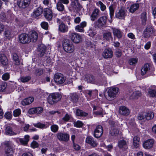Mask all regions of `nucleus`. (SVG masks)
<instances>
[{
  "instance_id": "79ce46f5",
  "label": "nucleus",
  "mask_w": 156,
  "mask_h": 156,
  "mask_svg": "<svg viewBox=\"0 0 156 156\" xmlns=\"http://www.w3.org/2000/svg\"><path fill=\"white\" fill-rule=\"evenodd\" d=\"M56 8L57 10L60 12H62L65 9L64 5L59 1L57 4Z\"/></svg>"
},
{
  "instance_id": "052dcab7",
  "label": "nucleus",
  "mask_w": 156,
  "mask_h": 156,
  "mask_svg": "<svg viewBox=\"0 0 156 156\" xmlns=\"http://www.w3.org/2000/svg\"><path fill=\"white\" fill-rule=\"evenodd\" d=\"M98 3L100 5V8L101 11H103L105 10L106 6L101 1H99Z\"/></svg>"
},
{
  "instance_id": "a211bd4d",
  "label": "nucleus",
  "mask_w": 156,
  "mask_h": 156,
  "mask_svg": "<svg viewBox=\"0 0 156 156\" xmlns=\"http://www.w3.org/2000/svg\"><path fill=\"white\" fill-rule=\"evenodd\" d=\"M128 141H126L124 140L119 141L118 146L119 148L123 150H126L128 148Z\"/></svg>"
},
{
  "instance_id": "393cba45",
  "label": "nucleus",
  "mask_w": 156,
  "mask_h": 156,
  "mask_svg": "<svg viewBox=\"0 0 156 156\" xmlns=\"http://www.w3.org/2000/svg\"><path fill=\"white\" fill-rule=\"evenodd\" d=\"M112 32L115 37H116L120 39L122 37V32L119 29L115 28H112Z\"/></svg>"
},
{
  "instance_id": "f3484780",
  "label": "nucleus",
  "mask_w": 156,
  "mask_h": 156,
  "mask_svg": "<svg viewBox=\"0 0 156 156\" xmlns=\"http://www.w3.org/2000/svg\"><path fill=\"white\" fill-rule=\"evenodd\" d=\"M30 1V0H18L17 4L20 8H25L29 5Z\"/></svg>"
},
{
  "instance_id": "49530a36",
  "label": "nucleus",
  "mask_w": 156,
  "mask_h": 156,
  "mask_svg": "<svg viewBox=\"0 0 156 156\" xmlns=\"http://www.w3.org/2000/svg\"><path fill=\"white\" fill-rule=\"evenodd\" d=\"M147 13L145 12H143L141 14V19L142 21V24L144 25L146 24V22L147 21Z\"/></svg>"
},
{
  "instance_id": "4468645a",
  "label": "nucleus",
  "mask_w": 156,
  "mask_h": 156,
  "mask_svg": "<svg viewBox=\"0 0 156 156\" xmlns=\"http://www.w3.org/2000/svg\"><path fill=\"white\" fill-rule=\"evenodd\" d=\"M71 6L74 10L77 12L80 11L82 8V5L78 0H74L72 2Z\"/></svg>"
},
{
  "instance_id": "0e129e2a",
  "label": "nucleus",
  "mask_w": 156,
  "mask_h": 156,
  "mask_svg": "<svg viewBox=\"0 0 156 156\" xmlns=\"http://www.w3.org/2000/svg\"><path fill=\"white\" fill-rule=\"evenodd\" d=\"M9 78V74L8 73H6L4 74L2 76V79L5 80H7Z\"/></svg>"
},
{
  "instance_id": "e2e57ef3",
  "label": "nucleus",
  "mask_w": 156,
  "mask_h": 156,
  "mask_svg": "<svg viewBox=\"0 0 156 156\" xmlns=\"http://www.w3.org/2000/svg\"><path fill=\"white\" fill-rule=\"evenodd\" d=\"M21 113V110L19 109H17L14 111L13 115L15 117L18 116L20 115Z\"/></svg>"
},
{
  "instance_id": "3c124183",
  "label": "nucleus",
  "mask_w": 156,
  "mask_h": 156,
  "mask_svg": "<svg viewBox=\"0 0 156 156\" xmlns=\"http://www.w3.org/2000/svg\"><path fill=\"white\" fill-rule=\"evenodd\" d=\"M51 129L52 132L55 133L58 130V126L57 125H53L51 126Z\"/></svg>"
},
{
  "instance_id": "c756f323",
  "label": "nucleus",
  "mask_w": 156,
  "mask_h": 156,
  "mask_svg": "<svg viewBox=\"0 0 156 156\" xmlns=\"http://www.w3.org/2000/svg\"><path fill=\"white\" fill-rule=\"evenodd\" d=\"M70 101L74 103L78 102L79 99V97L76 93H74L70 94Z\"/></svg>"
},
{
  "instance_id": "774afa93",
  "label": "nucleus",
  "mask_w": 156,
  "mask_h": 156,
  "mask_svg": "<svg viewBox=\"0 0 156 156\" xmlns=\"http://www.w3.org/2000/svg\"><path fill=\"white\" fill-rule=\"evenodd\" d=\"M70 116L68 114H66L65 116L62 118L63 120L65 121H68L70 118Z\"/></svg>"
},
{
  "instance_id": "4be33fe9",
  "label": "nucleus",
  "mask_w": 156,
  "mask_h": 156,
  "mask_svg": "<svg viewBox=\"0 0 156 156\" xmlns=\"http://www.w3.org/2000/svg\"><path fill=\"white\" fill-rule=\"evenodd\" d=\"M126 15V11L125 9L121 8L118 12L115 13V16L119 19H123Z\"/></svg>"
},
{
  "instance_id": "8fccbe9b",
  "label": "nucleus",
  "mask_w": 156,
  "mask_h": 156,
  "mask_svg": "<svg viewBox=\"0 0 156 156\" xmlns=\"http://www.w3.org/2000/svg\"><path fill=\"white\" fill-rule=\"evenodd\" d=\"M43 73V70L41 68H38L35 70L34 74L37 76H40Z\"/></svg>"
},
{
  "instance_id": "864d4df0",
  "label": "nucleus",
  "mask_w": 156,
  "mask_h": 156,
  "mask_svg": "<svg viewBox=\"0 0 156 156\" xmlns=\"http://www.w3.org/2000/svg\"><path fill=\"white\" fill-rule=\"evenodd\" d=\"M41 27L45 30H47L48 27V24L47 22L43 21L41 23Z\"/></svg>"
},
{
  "instance_id": "603ef678",
  "label": "nucleus",
  "mask_w": 156,
  "mask_h": 156,
  "mask_svg": "<svg viewBox=\"0 0 156 156\" xmlns=\"http://www.w3.org/2000/svg\"><path fill=\"white\" fill-rule=\"evenodd\" d=\"M110 11V15L111 18L112 19L114 16V10L113 9V6L111 5L109 7Z\"/></svg>"
},
{
  "instance_id": "c85d7f7f",
  "label": "nucleus",
  "mask_w": 156,
  "mask_h": 156,
  "mask_svg": "<svg viewBox=\"0 0 156 156\" xmlns=\"http://www.w3.org/2000/svg\"><path fill=\"white\" fill-rule=\"evenodd\" d=\"M30 39V42H36L38 38L37 33L35 31H33L32 32L30 35H29Z\"/></svg>"
},
{
  "instance_id": "37998d69",
  "label": "nucleus",
  "mask_w": 156,
  "mask_h": 156,
  "mask_svg": "<svg viewBox=\"0 0 156 156\" xmlns=\"http://www.w3.org/2000/svg\"><path fill=\"white\" fill-rule=\"evenodd\" d=\"M141 95V92L139 91H137L133 92L132 94L131 97H132V98L137 99Z\"/></svg>"
},
{
  "instance_id": "f03ea898",
  "label": "nucleus",
  "mask_w": 156,
  "mask_h": 156,
  "mask_svg": "<svg viewBox=\"0 0 156 156\" xmlns=\"http://www.w3.org/2000/svg\"><path fill=\"white\" fill-rule=\"evenodd\" d=\"M62 46L64 51L68 53H73L75 50V47L73 43L67 39L63 40Z\"/></svg>"
},
{
  "instance_id": "de8ad7c7",
  "label": "nucleus",
  "mask_w": 156,
  "mask_h": 156,
  "mask_svg": "<svg viewBox=\"0 0 156 156\" xmlns=\"http://www.w3.org/2000/svg\"><path fill=\"white\" fill-rule=\"evenodd\" d=\"M13 59L15 61V64L17 65L20 64V62L18 56L16 54H14L13 55Z\"/></svg>"
},
{
  "instance_id": "6e6d98bb",
  "label": "nucleus",
  "mask_w": 156,
  "mask_h": 156,
  "mask_svg": "<svg viewBox=\"0 0 156 156\" xmlns=\"http://www.w3.org/2000/svg\"><path fill=\"white\" fill-rule=\"evenodd\" d=\"M31 79L29 76L22 77L20 78V80L23 83L26 82L28 81Z\"/></svg>"
},
{
  "instance_id": "cd10ccee",
  "label": "nucleus",
  "mask_w": 156,
  "mask_h": 156,
  "mask_svg": "<svg viewBox=\"0 0 156 156\" xmlns=\"http://www.w3.org/2000/svg\"><path fill=\"white\" fill-rule=\"evenodd\" d=\"M34 99L33 98L29 97L24 99L21 101V104L23 106L28 105L31 104L34 101Z\"/></svg>"
},
{
  "instance_id": "0eeeda50",
  "label": "nucleus",
  "mask_w": 156,
  "mask_h": 156,
  "mask_svg": "<svg viewBox=\"0 0 156 156\" xmlns=\"http://www.w3.org/2000/svg\"><path fill=\"white\" fill-rule=\"evenodd\" d=\"M66 80V78L60 73H56L54 75V81L57 84H60L63 83Z\"/></svg>"
},
{
  "instance_id": "ddd939ff",
  "label": "nucleus",
  "mask_w": 156,
  "mask_h": 156,
  "mask_svg": "<svg viewBox=\"0 0 156 156\" xmlns=\"http://www.w3.org/2000/svg\"><path fill=\"white\" fill-rule=\"evenodd\" d=\"M71 40L75 43H77L81 40V36L76 33H72L69 35Z\"/></svg>"
},
{
  "instance_id": "09e8293b",
  "label": "nucleus",
  "mask_w": 156,
  "mask_h": 156,
  "mask_svg": "<svg viewBox=\"0 0 156 156\" xmlns=\"http://www.w3.org/2000/svg\"><path fill=\"white\" fill-rule=\"evenodd\" d=\"M4 34L5 37L7 39H9L12 35L9 29H6L4 32Z\"/></svg>"
},
{
  "instance_id": "4c0bfd02",
  "label": "nucleus",
  "mask_w": 156,
  "mask_h": 156,
  "mask_svg": "<svg viewBox=\"0 0 156 156\" xmlns=\"http://www.w3.org/2000/svg\"><path fill=\"white\" fill-rule=\"evenodd\" d=\"M139 7V5L138 3H135L132 5L129 9V11L131 13H133L138 9Z\"/></svg>"
},
{
  "instance_id": "a878e982",
  "label": "nucleus",
  "mask_w": 156,
  "mask_h": 156,
  "mask_svg": "<svg viewBox=\"0 0 156 156\" xmlns=\"http://www.w3.org/2000/svg\"><path fill=\"white\" fill-rule=\"evenodd\" d=\"M0 63L3 66H7L8 64V60L4 54H0Z\"/></svg>"
},
{
  "instance_id": "5701e85b",
  "label": "nucleus",
  "mask_w": 156,
  "mask_h": 156,
  "mask_svg": "<svg viewBox=\"0 0 156 156\" xmlns=\"http://www.w3.org/2000/svg\"><path fill=\"white\" fill-rule=\"evenodd\" d=\"M154 143V140L152 139H148L143 143V146L145 149H149L152 147Z\"/></svg>"
},
{
  "instance_id": "a18cd8bd",
  "label": "nucleus",
  "mask_w": 156,
  "mask_h": 156,
  "mask_svg": "<svg viewBox=\"0 0 156 156\" xmlns=\"http://www.w3.org/2000/svg\"><path fill=\"white\" fill-rule=\"evenodd\" d=\"M148 94L151 97H155L156 96V90L149 88Z\"/></svg>"
},
{
  "instance_id": "2f4dec72",
  "label": "nucleus",
  "mask_w": 156,
  "mask_h": 156,
  "mask_svg": "<svg viewBox=\"0 0 156 156\" xmlns=\"http://www.w3.org/2000/svg\"><path fill=\"white\" fill-rule=\"evenodd\" d=\"M150 70V65L148 63H147L144 65L141 69V74L144 75Z\"/></svg>"
},
{
  "instance_id": "f8f14e48",
  "label": "nucleus",
  "mask_w": 156,
  "mask_h": 156,
  "mask_svg": "<svg viewBox=\"0 0 156 156\" xmlns=\"http://www.w3.org/2000/svg\"><path fill=\"white\" fill-rule=\"evenodd\" d=\"M119 112L122 115L127 116L129 115L130 111L127 107L124 106H121L119 107Z\"/></svg>"
},
{
  "instance_id": "c03bdc74",
  "label": "nucleus",
  "mask_w": 156,
  "mask_h": 156,
  "mask_svg": "<svg viewBox=\"0 0 156 156\" xmlns=\"http://www.w3.org/2000/svg\"><path fill=\"white\" fill-rule=\"evenodd\" d=\"M119 133V130L116 127H113L111 130L110 134L112 136H116Z\"/></svg>"
},
{
  "instance_id": "ea45409f",
  "label": "nucleus",
  "mask_w": 156,
  "mask_h": 156,
  "mask_svg": "<svg viewBox=\"0 0 156 156\" xmlns=\"http://www.w3.org/2000/svg\"><path fill=\"white\" fill-rule=\"evenodd\" d=\"M87 34L92 37H94L96 34V31L94 28L90 27L89 28L87 31Z\"/></svg>"
},
{
  "instance_id": "20e7f679",
  "label": "nucleus",
  "mask_w": 156,
  "mask_h": 156,
  "mask_svg": "<svg viewBox=\"0 0 156 156\" xmlns=\"http://www.w3.org/2000/svg\"><path fill=\"white\" fill-rule=\"evenodd\" d=\"M107 19L108 18L106 16L100 17L94 23L95 28H101L105 26L107 23Z\"/></svg>"
},
{
  "instance_id": "bb28decb",
  "label": "nucleus",
  "mask_w": 156,
  "mask_h": 156,
  "mask_svg": "<svg viewBox=\"0 0 156 156\" xmlns=\"http://www.w3.org/2000/svg\"><path fill=\"white\" fill-rule=\"evenodd\" d=\"M58 30L61 32L64 33L66 32L68 30V28L63 22L59 25Z\"/></svg>"
},
{
  "instance_id": "5fc2aeb1",
  "label": "nucleus",
  "mask_w": 156,
  "mask_h": 156,
  "mask_svg": "<svg viewBox=\"0 0 156 156\" xmlns=\"http://www.w3.org/2000/svg\"><path fill=\"white\" fill-rule=\"evenodd\" d=\"M137 58H132L129 60V62L130 65H135L137 63Z\"/></svg>"
},
{
  "instance_id": "4d7b16f0",
  "label": "nucleus",
  "mask_w": 156,
  "mask_h": 156,
  "mask_svg": "<svg viewBox=\"0 0 156 156\" xmlns=\"http://www.w3.org/2000/svg\"><path fill=\"white\" fill-rule=\"evenodd\" d=\"M33 125L36 127L40 128H43L45 127V125L44 124L41 123L40 122H38L37 123H34Z\"/></svg>"
},
{
  "instance_id": "13d9d810",
  "label": "nucleus",
  "mask_w": 156,
  "mask_h": 156,
  "mask_svg": "<svg viewBox=\"0 0 156 156\" xmlns=\"http://www.w3.org/2000/svg\"><path fill=\"white\" fill-rule=\"evenodd\" d=\"M94 91H96L97 92V90H85V92L86 94H87L89 97H90L92 96V94H93Z\"/></svg>"
},
{
  "instance_id": "dca6fc26",
  "label": "nucleus",
  "mask_w": 156,
  "mask_h": 156,
  "mask_svg": "<svg viewBox=\"0 0 156 156\" xmlns=\"http://www.w3.org/2000/svg\"><path fill=\"white\" fill-rule=\"evenodd\" d=\"M46 47L44 44H42L38 46L37 48L38 55L39 57H42L46 54Z\"/></svg>"
},
{
  "instance_id": "1a4fd4ad",
  "label": "nucleus",
  "mask_w": 156,
  "mask_h": 156,
  "mask_svg": "<svg viewBox=\"0 0 156 156\" xmlns=\"http://www.w3.org/2000/svg\"><path fill=\"white\" fill-rule=\"evenodd\" d=\"M19 40L20 43L23 44L28 43L30 42L29 35L26 34H22L19 36Z\"/></svg>"
},
{
  "instance_id": "b1692460",
  "label": "nucleus",
  "mask_w": 156,
  "mask_h": 156,
  "mask_svg": "<svg viewBox=\"0 0 156 156\" xmlns=\"http://www.w3.org/2000/svg\"><path fill=\"white\" fill-rule=\"evenodd\" d=\"M86 142L87 143L90 144L91 146L95 147L97 146L98 143L94 138L91 136H87L86 139Z\"/></svg>"
},
{
  "instance_id": "69168bd1",
  "label": "nucleus",
  "mask_w": 156,
  "mask_h": 156,
  "mask_svg": "<svg viewBox=\"0 0 156 156\" xmlns=\"http://www.w3.org/2000/svg\"><path fill=\"white\" fill-rule=\"evenodd\" d=\"M36 114H40L43 111V108L41 107L35 108Z\"/></svg>"
},
{
  "instance_id": "58836bf2",
  "label": "nucleus",
  "mask_w": 156,
  "mask_h": 156,
  "mask_svg": "<svg viewBox=\"0 0 156 156\" xmlns=\"http://www.w3.org/2000/svg\"><path fill=\"white\" fill-rule=\"evenodd\" d=\"M140 141L139 137L136 136L134 137L133 138V143L134 147L135 148L138 147H139V143Z\"/></svg>"
},
{
  "instance_id": "aec40b11",
  "label": "nucleus",
  "mask_w": 156,
  "mask_h": 156,
  "mask_svg": "<svg viewBox=\"0 0 156 156\" xmlns=\"http://www.w3.org/2000/svg\"><path fill=\"white\" fill-rule=\"evenodd\" d=\"M44 16L45 18L48 21L51 20L53 17L52 12L49 9H46L44 11Z\"/></svg>"
},
{
  "instance_id": "6ab92c4d",
  "label": "nucleus",
  "mask_w": 156,
  "mask_h": 156,
  "mask_svg": "<svg viewBox=\"0 0 156 156\" xmlns=\"http://www.w3.org/2000/svg\"><path fill=\"white\" fill-rule=\"evenodd\" d=\"M100 10L98 9H95L92 12L91 14L90 15L91 20L94 21L100 16Z\"/></svg>"
},
{
  "instance_id": "9b49d317",
  "label": "nucleus",
  "mask_w": 156,
  "mask_h": 156,
  "mask_svg": "<svg viewBox=\"0 0 156 156\" xmlns=\"http://www.w3.org/2000/svg\"><path fill=\"white\" fill-rule=\"evenodd\" d=\"M154 30L152 26L151 25L148 26L143 32L144 37L146 38L150 37L151 34L153 33Z\"/></svg>"
},
{
  "instance_id": "f257e3e1",
  "label": "nucleus",
  "mask_w": 156,
  "mask_h": 156,
  "mask_svg": "<svg viewBox=\"0 0 156 156\" xmlns=\"http://www.w3.org/2000/svg\"><path fill=\"white\" fill-rule=\"evenodd\" d=\"M119 90V89L117 87H112L109 88L107 92V95H105L106 98L109 101L114 99L116 97Z\"/></svg>"
},
{
  "instance_id": "a19ab883",
  "label": "nucleus",
  "mask_w": 156,
  "mask_h": 156,
  "mask_svg": "<svg viewBox=\"0 0 156 156\" xmlns=\"http://www.w3.org/2000/svg\"><path fill=\"white\" fill-rule=\"evenodd\" d=\"M6 133L8 135H13L16 134V133L14 132L12 130L11 127L8 126L6 129Z\"/></svg>"
},
{
  "instance_id": "c9c22d12",
  "label": "nucleus",
  "mask_w": 156,
  "mask_h": 156,
  "mask_svg": "<svg viewBox=\"0 0 156 156\" xmlns=\"http://www.w3.org/2000/svg\"><path fill=\"white\" fill-rule=\"evenodd\" d=\"M76 115L79 116L86 117L88 115L87 113L78 108L76 110Z\"/></svg>"
},
{
  "instance_id": "338daca9",
  "label": "nucleus",
  "mask_w": 156,
  "mask_h": 156,
  "mask_svg": "<svg viewBox=\"0 0 156 156\" xmlns=\"http://www.w3.org/2000/svg\"><path fill=\"white\" fill-rule=\"evenodd\" d=\"M42 60L46 61L48 63H50L51 62V59L49 56H46L45 58H43Z\"/></svg>"
},
{
  "instance_id": "7ed1b4c3",
  "label": "nucleus",
  "mask_w": 156,
  "mask_h": 156,
  "mask_svg": "<svg viewBox=\"0 0 156 156\" xmlns=\"http://www.w3.org/2000/svg\"><path fill=\"white\" fill-rule=\"evenodd\" d=\"M154 117V113L151 112H143L138 114L137 118L139 120L142 122H145L147 120L152 119Z\"/></svg>"
},
{
  "instance_id": "7c9ffc66",
  "label": "nucleus",
  "mask_w": 156,
  "mask_h": 156,
  "mask_svg": "<svg viewBox=\"0 0 156 156\" xmlns=\"http://www.w3.org/2000/svg\"><path fill=\"white\" fill-rule=\"evenodd\" d=\"M103 38L104 40L109 41L112 39V33L109 31H106L103 34Z\"/></svg>"
},
{
  "instance_id": "bf43d9fd",
  "label": "nucleus",
  "mask_w": 156,
  "mask_h": 156,
  "mask_svg": "<svg viewBox=\"0 0 156 156\" xmlns=\"http://www.w3.org/2000/svg\"><path fill=\"white\" fill-rule=\"evenodd\" d=\"M0 17L4 21H5L7 19V16L5 12L3 11H2L0 14Z\"/></svg>"
},
{
  "instance_id": "2eb2a0df",
  "label": "nucleus",
  "mask_w": 156,
  "mask_h": 156,
  "mask_svg": "<svg viewBox=\"0 0 156 156\" xmlns=\"http://www.w3.org/2000/svg\"><path fill=\"white\" fill-rule=\"evenodd\" d=\"M103 57L105 58H112L113 55V52L111 49H105L102 54Z\"/></svg>"
},
{
  "instance_id": "f704fd0d",
  "label": "nucleus",
  "mask_w": 156,
  "mask_h": 156,
  "mask_svg": "<svg viewBox=\"0 0 156 156\" xmlns=\"http://www.w3.org/2000/svg\"><path fill=\"white\" fill-rule=\"evenodd\" d=\"M85 80L87 83H95V79L94 77L91 75H88L85 76Z\"/></svg>"
},
{
  "instance_id": "e433bc0d",
  "label": "nucleus",
  "mask_w": 156,
  "mask_h": 156,
  "mask_svg": "<svg viewBox=\"0 0 156 156\" xmlns=\"http://www.w3.org/2000/svg\"><path fill=\"white\" fill-rule=\"evenodd\" d=\"M29 137L30 136L28 135H26L25 136L24 138H20L19 140L22 144L26 145L27 144L29 140Z\"/></svg>"
},
{
  "instance_id": "39448f33",
  "label": "nucleus",
  "mask_w": 156,
  "mask_h": 156,
  "mask_svg": "<svg viewBox=\"0 0 156 156\" xmlns=\"http://www.w3.org/2000/svg\"><path fill=\"white\" fill-rule=\"evenodd\" d=\"M61 97V95L58 93H53L49 95L47 100L50 104L52 105L60 101Z\"/></svg>"
},
{
  "instance_id": "72a5a7b5",
  "label": "nucleus",
  "mask_w": 156,
  "mask_h": 156,
  "mask_svg": "<svg viewBox=\"0 0 156 156\" xmlns=\"http://www.w3.org/2000/svg\"><path fill=\"white\" fill-rule=\"evenodd\" d=\"M93 110L94 111L93 113L97 115H102L103 113L102 109L98 106H93Z\"/></svg>"
},
{
  "instance_id": "423d86ee",
  "label": "nucleus",
  "mask_w": 156,
  "mask_h": 156,
  "mask_svg": "<svg viewBox=\"0 0 156 156\" xmlns=\"http://www.w3.org/2000/svg\"><path fill=\"white\" fill-rule=\"evenodd\" d=\"M3 144L5 146V151L6 155H13V149L11 146V142L6 141L3 143Z\"/></svg>"
},
{
  "instance_id": "9d476101",
  "label": "nucleus",
  "mask_w": 156,
  "mask_h": 156,
  "mask_svg": "<svg viewBox=\"0 0 156 156\" xmlns=\"http://www.w3.org/2000/svg\"><path fill=\"white\" fill-rule=\"evenodd\" d=\"M103 132L102 126L101 125L97 126L94 131V136L96 138H99L102 135Z\"/></svg>"
},
{
  "instance_id": "412c9836",
  "label": "nucleus",
  "mask_w": 156,
  "mask_h": 156,
  "mask_svg": "<svg viewBox=\"0 0 156 156\" xmlns=\"http://www.w3.org/2000/svg\"><path fill=\"white\" fill-rule=\"evenodd\" d=\"M87 26V23L85 21H83L80 24L78 25L75 27V29L76 31L80 32H84V27Z\"/></svg>"
},
{
  "instance_id": "680f3d73",
  "label": "nucleus",
  "mask_w": 156,
  "mask_h": 156,
  "mask_svg": "<svg viewBox=\"0 0 156 156\" xmlns=\"http://www.w3.org/2000/svg\"><path fill=\"white\" fill-rule=\"evenodd\" d=\"M75 126L77 127H80L83 125L82 122L80 121H78L76 122H75L74 123Z\"/></svg>"
},
{
  "instance_id": "6e6552de",
  "label": "nucleus",
  "mask_w": 156,
  "mask_h": 156,
  "mask_svg": "<svg viewBox=\"0 0 156 156\" xmlns=\"http://www.w3.org/2000/svg\"><path fill=\"white\" fill-rule=\"evenodd\" d=\"M57 138L60 141L67 142L69 140V136L67 133L60 132L56 134Z\"/></svg>"
},
{
  "instance_id": "473e14b6",
  "label": "nucleus",
  "mask_w": 156,
  "mask_h": 156,
  "mask_svg": "<svg viewBox=\"0 0 156 156\" xmlns=\"http://www.w3.org/2000/svg\"><path fill=\"white\" fill-rule=\"evenodd\" d=\"M43 9L39 7L35 10L33 12V16L34 18H36L40 16L42 13Z\"/></svg>"
}]
</instances>
